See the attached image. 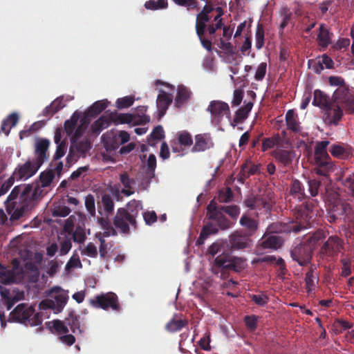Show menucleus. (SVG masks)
<instances>
[{
    "label": "nucleus",
    "instance_id": "obj_1",
    "mask_svg": "<svg viewBox=\"0 0 354 354\" xmlns=\"http://www.w3.org/2000/svg\"><path fill=\"white\" fill-rule=\"evenodd\" d=\"M244 268L243 261L241 258L232 257L227 254L217 256L212 267V271L223 279L228 277L230 271L240 272Z\"/></svg>",
    "mask_w": 354,
    "mask_h": 354
},
{
    "label": "nucleus",
    "instance_id": "obj_2",
    "mask_svg": "<svg viewBox=\"0 0 354 354\" xmlns=\"http://www.w3.org/2000/svg\"><path fill=\"white\" fill-rule=\"evenodd\" d=\"M294 215L295 221H292L284 224L280 229L281 231L287 233L292 232L297 233L310 225L313 221V213L307 203L295 207Z\"/></svg>",
    "mask_w": 354,
    "mask_h": 354
},
{
    "label": "nucleus",
    "instance_id": "obj_3",
    "mask_svg": "<svg viewBox=\"0 0 354 354\" xmlns=\"http://www.w3.org/2000/svg\"><path fill=\"white\" fill-rule=\"evenodd\" d=\"M9 322L39 326L42 323V316L39 313H35V308L28 304H20L10 312Z\"/></svg>",
    "mask_w": 354,
    "mask_h": 354
},
{
    "label": "nucleus",
    "instance_id": "obj_4",
    "mask_svg": "<svg viewBox=\"0 0 354 354\" xmlns=\"http://www.w3.org/2000/svg\"><path fill=\"white\" fill-rule=\"evenodd\" d=\"M329 143L328 140L319 141L316 143L315 147L314 160L317 167V173L321 175H325L332 167L330 158L327 152V147Z\"/></svg>",
    "mask_w": 354,
    "mask_h": 354
},
{
    "label": "nucleus",
    "instance_id": "obj_5",
    "mask_svg": "<svg viewBox=\"0 0 354 354\" xmlns=\"http://www.w3.org/2000/svg\"><path fill=\"white\" fill-rule=\"evenodd\" d=\"M89 304L95 308H102L105 310L111 308L115 311L120 310L118 297L113 292L97 295L89 300Z\"/></svg>",
    "mask_w": 354,
    "mask_h": 354
},
{
    "label": "nucleus",
    "instance_id": "obj_6",
    "mask_svg": "<svg viewBox=\"0 0 354 354\" xmlns=\"http://www.w3.org/2000/svg\"><path fill=\"white\" fill-rule=\"evenodd\" d=\"M207 111L210 113L211 122L215 126H219L225 116L230 120V110L226 102L213 100L210 102Z\"/></svg>",
    "mask_w": 354,
    "mask_h": 354
},
{
    "label": "nucleus",
    "instance_id": "obj_7",
    "mask_svg": "<svg viewBox=\"0 0 354 354\" xmlns=\"http://www.w3.org/2000/svg\"><path fill=\"white\" fill-rule=\"evenodd\" d=\"M323 120L329 126H336L342 120L343 110L337 99L333 95V102L324 109Z\"/></svg>",
    "mask_w": 354,
    "mask_h": 354
},
{
    "label": "nucleus",
    "instance_id": "obj_8",
    "mask_svg": "<svg viewBox=\"0 0 354 354\" xmlns=\"http://www.w3.org/2000/svg\"><path fill=\"white\" fill-rule=\"evenodd\" d=\"M290 254L293 261L301 266H305L310 262L313 252L310 246L301 243L291 249Z\"/></svg>",
    "mask_w": 354,
    "mask_h": 354
},
{
    "label": "nucleus",
    "instance_id": "obj_9",
    "mask_svg": "<svg viewBox=\"0 0 354 354\" xmlns=\"http://www.w3.org/2000/svg\"><path fill=\"white\" fill-rule=\"evenodd\" d=\"M112 122L115 124H142L149 122L148 115H136L130 113H111L110 114Z\"/></svg>",
    "mask_w": 354,
    "mask_h": 354
},
{
    "label": "nucleus",
    "instance_id": "obj_10",
    "mask_svg": "<svg viewBox=\"0 0 354 354\" xmlns=\"http://www.w3.org/2000/svg\"><path fill=\"white\" fill-rule=\"evenodd\" d=\"M113 223L116 229L120 233L129 234L130 232V226L133 229H136L137 225L133 223L129 218L127 212L124 207L118 209L115 216L113 218Z\"/></svg>",
    "mask_w": 354,
    "mask_h": 354
},
{
    "label": "nucleus",
    "instance_id": "obj_11",
    "mask_svg": "<svg viewBox=\"0 0 354 354\" xmlns=\"http://www.w3.org/2000/svg\"><path fill=\"white\" fill-rule=\"evenodd\" d=\"M8 214L10 216L11 221H17L21 218L26 212L33 208L32 203H28L26 201L21 200L19 198V203L6 206Z\"/></svg>",
    "mask_w": 354,
    "mask_h": 354
},
{
    "label": "nucleus",
    "instance_id": "obj_12",
    "mask_svg": "<svg viewBox=\"0 0 354 354\" xmlns=\"http://www.w3.org/2000/svg\"><path fill=\"white\" fill-rule=\"evenodd\" d=\"M41 167L32 160L28 159L24 164L19 165L13 172L16 180H27L34 176Z\"/></svg>",
    "mask_w": 354,
    "mask_h": 354
},
{
    "label": "nucleus",
    "instance_id": "obj_13",
    "mask_svg": "<svg viewBox=\"0 0 354 354\" xmlns=\"http://www.w3.org/2000/svg\"><path fill=\"white\" fill-rule=\"evenodd\" d=\"M50 141L46 138H39L35 141L34 155L35 158L32 160L39 166H41L44 162L48 159V148Z\"/></svg>",
    "mask_w": 354,
    "mask_h": 354
},
{
    "label": "nucleus",
    "instance_id": "obj_14",
    "mask_svg": "<svg viewBox=\"0 0 354 354\" xmlns=\"http://www.w3.org/2000/svg\"><path fill=\"white\" fill-rule=\"evenodd\" d=\"M0 294L8 310H10L16 302L24 299V293L23 291L16 290L15 288L7 289L0 286Z\"/></svg>",
    "mask_w": 354,
    "mask_h": 354
},
{
    "label": "nucleus",
    "instance_id": "obj_15",
    "mask_svg": "<svg viewBox=\"0 0 354 354\" xmlns=\"http://www.w3.org/2000/svg\"><path fill=\"white\" fill-rule=\"evenodd\" d=\"M42 192L41 187L39 184L35 185L28 184L23 187L20 198L21 200L26 201L28 203H32L34 208L37 201L41 197Z\"/></svg>",
    "mask_w": 354,
    "mask_h": 354
},
{
    "label": "nucleus",
    "instance_id": "obj_16",
    "mask_svg": "<svg viewBox=\"0 0 354 354\" xmlns=\"http://www.w3.org/2000/svg\"><path fill=\"white\" fill-rule=\"evenodd\" d=\"M335 97L350 113H354V91L346 88L337 90L334 93Z\"/></svg>",
    "mask_w": 354,
    "mask_h": 354
},
{
    "label": "nucleus",
    "instance_id": "obj_17",
    "mask_svg": "<svg viewBox=\"0 0 354 354\" xmlns=\"http://www.w3.org/2000/svg\"><path fill=\"white\" fill-rule=\"evenodd\" d=\"M195 142L191 151L193 153L203 152L214 147V144L209 133H201L195 136Z\"/></svg>",
    "mask_w": 354,
    "mask_h": 354
},
{
    "label": "nucleus",
    "instance_id": "obj_18",
    "mask_svg": "<svg viewBox=\"0 0 354 354\" xmlns=\"http://www.w3.org/2000/svg\"><path fill=\"white\" fill-rule=\"evenodd\" d=\"M271 198L264 194L248 196L244 201V205L250 209H261V208H269Z\"/></svg>",
    "mask_w": 354,
    "mask_h": 354
},
{
    "label": "nucleus",
    "instance_id": "obj_19",
    "mask_svg": "<svg viewBox=\"0 0 354 354\" xmlns=\"http://www.w3.org/2000/svg\"><path fill=\"white\" fill-rule=\"evenodd\" d=\"M243 230H237L230 236V243L234 249H245L250 245L251 239Z\"/></svg>",
    "mask_w": 354,
    "mask_h": 354
},
{
    "label": "nucleus",
    "instance_id": "obj_20",
    "mask_svg": "<svg viewBox=\"0 0 354 354\" xmlns=\"http://www.w3.org/2000/svg\"><path fill=\"white\" fill-rule=\"evenodd\" d=\"M177 142H174L171 145L174 152H182L184 149L190 147L193 144V140L191 134L186 131H179L176 134Z\"/></svg>",
    "mask_w": 354,
    "mask_h": 354
},
{
    "label": "nucleus",
    "instance_id": "obj_21",
    "mask_svg": "<svg viewBox=\"0 0 354 354\" xmlns=\"http://www.w3.org/2000/svg\"><path fill=\"white\" fill-rule=\"evenodd\" d=\"M342 248L341 240L337 236H331L322 247V253L327 256H333L337 254Z\"/></svg>",
    "mask_w": 354,
    "mask_h": 354
},
{
    "label": "nucleus",
    "instance_id": "obj_22",
    "mask_svg": "<svg viewBox=\"0 0 354 354\" xmlns=\"http://www.w3.org/2000/svg\"><path fill=\"white\" fill-rule=\"evenodd\" d=\"M239 223L244 228L243 232L250 236H254L259 228V221L247 214L242 215Z\"/></svg>",
    "mask_w": 354,
    "mask_h": 354
},
{
    "label": "nucleus",
    "instance_id": "obj_23",
    "mask_svg": "<svg viewBox=\"0 0 354 354\" xmlns=\"http://www.w3.org/2000/svg\"><path fill=\"white\" fill-rule=\"evenodd\" d=\"M173 96L164 91H160L156 100V105L158 110L159 117H162L169 106L171 104Z\"/></svg>",
    "mask_w": 354,
    "mask_h": 354
},
{
    "label": "nucleus",
    "instance_id": "obj_24",
    "mask_svg": "<svg viewBox=\"0 0 354 354\" xmlns=\"http://www.w3.org/2000/svg\"><path fill=\"white\" fill-rule=\"evenodd\" d=\"M142 209V203L140 201L135 199L130 201L127 205V208H124V210L127 212L130 221L133 223H135L136 225V218L138 217L140 211Z\"/></svg>",
    "mask_w": 354,
    "mask_h": 354
},
{
    "label": "nucleus",
    "instance_id": "obj_25",
    "mask_svg": "<svg viewBox=\"0 0 354 354\" xmlns=\"http://www.w3.org/2000/svg\"><path fill=\"white\" fill-rule=\"evenodd\" d=\"M333 102V97L330 100V97L319 89H316L313 93V105L324 109Z\"/></svg>",
    "mask_w": 354,
    "mask_h": 354
},
{
    "label": "nucleus",
    "instance_id": "obj_26",
    "mask_svg": "<svg viewBox=\"0 0 354 354\" xmlns=\"http://www.w3.org/2000/svg\"><path fill=\"white\" fill-rule=\"evenodd\" d=\"M290 194L299 201L307 198L303 184L297 179H292L290 185Z\"/></svg>",
    "mask_w": 354,
    "mask_h": 354
},
{
    "label": "nucleus",
    "instance_id": "obj_27",
    "mask_svg": "<svg viewBox=\"0 0 354 354\" xmlns=\"http://www.w3.org/2000/svg\"><path fill=\"white\" fill-rule=\"evenodd\" d=\"M329 151L333 156L340 159L348 158L352 154L351 147L339 144L333 145Z\"/></svg>",
    "mask_w": 354,
    "mask_h": 354
},
{
    "label": "nucleus",
    "instance_id": "obj_28",
    "mask_svg": "<svg viewBox=\"0 0 354 354\" xmlns=\"http://www.w3.org/2000/svg\"><path fill=\"white\" fill-rule=\"evenodd\" d=\"M129 134L125 131H121L118 135H115L113 138L109 139L106 142L107 147L116 149L120 145L127 142L129 140Z\"/></svg>",
    "mask_w": 354,
    "mask_h": 354
},
{
    "label": "nucleus",
    "instance_id": "obj_29",
    "mask_svg": "<svg viewBox=\"0 0 354 354\" xmlns=\"http://www.w3.org/2000/svg\"><path fill=\"white\" fill-rule=\"evenodd\" d=\"M218 232V228L216 225H214L212 223H207L205 225L200 233L199 237L196 240V245H201L204 244L205 240L212 234H216Z\"/></svg>",
    "mask_w": 354,
    "mask_h": 354
},
{
    "label": "nucleus",
    "instance_id": "obj_30",
    "mask_svg": "<svg viewBox=\"0 0 354 354\" xmlns=\"http://www.w3.org/2000/svg\"><path fill=\"white\" fill-rule=\"evenodd\" d=\"M19 121V116L17 113H12L8 115L6 119L2 121L0 133H3L6 136L10 134V130L12 127L16 126Z\"/></svg>",
    "mask_w": 354,
    "mask_h": 354
},
{
    "label": "nucleus",
    "instance_id": "obj_31",
    "mask_svg": "<svg viewBox=\"0 0 354 354\" xmlns=\"http://www.w3.org/2000/svg\"><path fill=\"white\" fill-rule=\"evenodd\" d=\"M283 240L279 236L271 234L263 236L261 245L263 248L277 249L281 246Z\"/></svg>",
    "mask_w": 354,
    "mask_h": 354
},
{
    "label": "nucleus",
    "instance_id": "obj_32",
    "mask_svg": "<svg viewBox=\"0 0 354 354\" xmlns=\"http://www.w3.org/2000/svg\"><path fill=\"white\" fill-rule=\"evenodd\" d=\"M65 322L70 326L73 333H82L83 332L80 326V316L74 311L68 313V317L65 319Z\"/></svg>",
    "mask_w": 354,
    "mask_h": 354
},
{
    "label": "nucleus",
    "instance_id": "obj_33",
    "mask_svg": "<svg viewBox=\"0 0 354 354\" xmlns=\"http://www.w3.org/2000/svg\"><path fill=\"white\" fill-rule=\"evenodd\" d=\"M286 122L288 129L298 133L301 131V127L298 122L297 115L293 110H288L286 113Z\"/></svg>",
    "mask_w": 354,
    "mask_h": 354
},
{
    "label": "nucleus",
    "instance_id": "obj_34",
    "mask_svg": "<svg viewBox=\"0 0 354 354\" xmlns=\"http://www.w3.org/2000/svg\"><path fill=\"white\" fill-rule=\"evenodd\" d=\"M112 122L111 115H102L91 125V131L93 133H100L102 130L107 128Z\"/></svg>",
    "mask_w": 354,
    "mask_h": 354
},
{
    "label": "nucleus",
    "instance_id": "obj_35",
    "mask_svg": "<svg viewBox=\"0 0 354 354\" xmlns=\"http://www.w3.org/2000/svg\"><path fill=\"white\" fill-rule=\"evenodd\" d=\"M293 152L288 150L278 149L274 151L273 156L284 166L290 165L293 158Z\"/></svg>",
    "mask_w": 354,
    "mask_h": 354
},
{
    "label": "nucleus",
    "instance_id": "obj_36",
    "mask_svg": "<svg viewBox=\"0 0 354 354\" xmlns=\"http://www.w3.org/2000/svg\"><path fill=\"white\" fill-rule=\"evenodd\" d=\"M191 92L185 86H178L176 97L175 99V106L178 108L181 107L187 102L190 97Z\"/></svg>",
    "mask_w": 354,
    "mask_h": 354
},
{
    "label": "nucleus",
    "instance_id": "obj_37",
    "mask_svg": "<svg viewBox=\"0 0 354 354\" xmlns=\"http://www.w3.org/2000/svg\"><path fill=\"white\" fill-rule=\"evenodd\" d=\"M209 220L214 221L217 223V226L221 230H227L232 227V223L225 216L222 210L217 212L216 214L211 216Z\"/></svg>",
    "mask_w": 354,
    "mask_h": 354
},
{
    "label": "nucleus",
    "instance_id": "obj_38",
    "mask_svg": "<svg viewBox=\"0 0 354 354\" xmlns=\"http://www.w3.org/2000/svg\"><path fill=\"white\" fill-rule=\"evenodd\" d=\"M97 207H98V212L100 214H102V212H101L102 207H103L104 211L106 214H111L114 209V203H113V201L112 198L111 197V196L109 194H106L102 195L101 202L97 203Z\"/></svg>",
    "mask_w": 354,
    "mask_h": 354
},
{
    "label": "nucleus",
    "instance_id": "obj_39",
    "mask_svg": "<svg viewBox=\"0 0 354 354\" xmlns=\"http://www.w3.org/2000/svg\"><path fill=\"white\" fill-rule=\"evenodd\" d=\"M325 238V234L323 230H317L313 234H309L306 237L305 241L303 242L305 245H308L311 248V251L313 252L317 243Z\"/></svg>",
    "mask_w": 354,
    "mask_h": 354
},
{
    "label": "nucleus",
    "instance_id": "obj_40",
    "mask_svg": "<svg viewBox=\"0 0 354 354\" xmlns=\"http://www.w3.org/2000/svg\"><path fill=\"white\" fill-rule=\"evenodd\" d=\"M107 106L108 102L106 100L97 101L87 110V115L94 118L105 110Z\"/></svg>",
    "mask_w": 354,
    "mask_h": 354
},
{
    "label": "nucleus",
    "instance_id": "obj_41",
    "mask_svg": "<svg viewBox=\"0 0 354 354\" xmlns=\"http://www.w3.org/2000/svg\"><path fill=\"white\" fill-rule=\"evenodd\" d=\"M261 261L266 263H274L276 266L279 267V275H284L287 272L285 261L281 257L276 258L274 255H268L262 258Z\"/></svg>",
    "mask_w": 354,
    "mask_h": 354
},
{
    "label": "nucleus",
    "instance_id": "obj_42",
    "mask_svg": "<svg viewBox=\"0 0 354 354\" xmlns=\"http://www.w3.org/2000/svg\"><path fill=\"white\" fill-rule=\"evenodd\" d=\"M99 223L102 227L104 230L103 233V237H108L109 236H116L118 234L117 231L113 227L112 223L106 218H101L99 220Z\"/></svg>",
    "mask_w": 354,
    "mask_h": 354
},
{
    "label": "nucleus",
    "instance_id": "obj_43",
    "mask_svg": "<svg viewBox=\"0 0 354 354\" xmlns=\"http://www.w3.org/2000/svg\"><path fill=\"white\" fill-rule=\"evenodd\" d=\"M156 168V158L155 155L150 154L147 165V169L145 171L146 178L149 180L152 179L155 176V169Z\"/></svg>",
    "mask_w": 354,
    "mask_h": 354
},
{
    "label": "nucleus",
    "instance_id": "obj_44",
    "mask_svg": "<svg viewBox=\"0 0 354 354\" xmlns=\"http://www.w3.org/2000/svg\"><path fill=\"white\" fill-rule=\"evenodd\" d=\"M55 178V174L52 169L42 171L39 175V180L41 187H46L50 185Z\"/></svg>",
    "mask_w": 354,
    "mask_h": 354
},
{
    "label": "nucleus",
    "instance_id": "obj_45",
    "mask_svg": "<svg viewBox=\"0 0 354 354\" xmlns=\"http://www.w3.org/2000/svg\"><path fill=\"white\" fill-rule=\"evenodd\" d=\"M221 209L233 220H236L240 214V207L236 205H221Z\"/></svg>",
    "mask_w": 354,
    "mask_h": 354
},
{
    "label": "nucleus",
    "instance_id": "obj_46",
    "mask_svg": "<svg viewBox=\"0 0 354 354\" xmlns=\"http://www.w3.org/2000/svg\"><path fill=\"white\" fill-rule=\"evenodd\" d=\"M187 324V322L183 319H172L166 325V328L170 332H176L180 330Z\"/></svg>",
    "mask_w": 354,
    "mask_h": 354
},
{
    "label": "nucleus",
    "instance_id": "obj_47",
    "mask_svg": "<svg viewBox=\"0 0 354 354\" xmlns=\"http://www.w3.org/2000/svg\"><path fill=\"white\" fill-rule=\"evenodd\" d=\"M54 303V308L53 310L57 313H60L67 302V297L64 294H59L54 297V299H52Z\"/></svg>",
    "mask_w": 354,
    "mask_h": 354
},
{
    "label": "nucleus",
    "instance_id": "obj_48",
    "mask_svg": "<svg viewBox=\"0 0 354 354\" xmlns=\"http://www.w3.org/2000/svg\"><path fill=\"white\" fill-rule=\"evenodd\" d=\"M65 322L61 321L59 319H55L52 322H49V327L55 330V332L59 334H66L68 333V328L67 326L65 324Z\"/></svg>",
    "mask_w": 354,
    "mask_h": 354
},
{
    "label": "nucleus",
    "instance_id": "obj_49",
    "mask_svg": "<svg viewBox=\"0 0 354 354\" xmlns=\"http://www.w3.org/2000/svg\"><path fill=\"white\" fill-rule=\"evenodd\" d=\"M14 281L13 272L0 263V283L8 284Z\"/></svg>",
    "mask_w": 354,
    "mask_h": 354
},
{
    "label": "nucleus",
    "instance_id": "obj_50",
    "mask_svg": "<svg viewBox=\"0 0 354 354\" xmlns=\"http://www.w3.org/2000/svg\"><path fill=\"white\" fill-rule=\"evenodd\" d=\"M167 5V0H149L145 3L147 9L152 10L166 8Z\"/></svg>",
    "mask_w": 354,
    "mask_h": 354
},
{
    "label": "nucleus",
    "instance_id": "obj_51",
    "mask_svg": "<svg viewBox=\"0 0 354 354\" xmlns=\"http://www.w3.org/2000/svg\"><path fill=\"white\" fill-rule=\"evenodd\" d=\"M233 198V192L230 187H225L218 192V201L220 203H229L232 201Z\"/></svg>",
    "mask_w": 354,
    "mask_h": 354
},
{
    "label": "nucleus",
    "instance_id": "obj_52",
    "mask_svg": "<svg viewBox=\"0 0 354 354\" xmlns=\"http://www.w3.org/2000/svg\"><path fill=\"white\" fill-rule=\"evenodd\" d=\"M67 150V142L65 140H62L57 146L55 151V153L53 156V158L52 162H50V166H53V163L55 161L59 160L61 158H62Z\"/></svg>",
    "mask_w": 354,
    "mask_h": 354
},
{
    "label": "nucleus",
    "instance_id": "obj_53",
    "mask_svg": "<svg viewBox=\"0 0 354 354\" xmlns=\"http://www.w3.org/2000/svg\"><path fill=\"white\" fill-rule=\"evenodd\" d=\"M317 40L323 46H327L330 43L329 32L323 25H321L319 27V32L317 35Z\"/></svg>",
    "mask_w": 354,
    "mask_h": 354
},
{
    "label": "nucleus",
    "instance_id": "obj_54",
    "mask_svg": "<svg viewBox=\"0 0 354 354\" xmlns=\"http://www.w3.org/2000/svg\"><path fill=\"white\" fill-rule=\"evenodd\" d=\"M74 145V149L80 153H85L91 149V142L87 138H84L80 141L75 140Z\"/></svg>",
    "mask_w": 354,
    "mask_h": 354
},
{
    "label": "nucleus",
    "instance_id": "obj_55",
    "mask_svg": "<svg viewBox=\"0 0 354 354\" xmlns=\"http://www.w3.org/2000/svg\"><path fill=\"white\" fill-rule=\"evenodd\" d=\"M135 98L133 95H128L124 97L118 98L116 100V106L120 109H126L131 106L134 102Z\"/></svg>",
    "mask_w": 354,
    "mask_h": 354
},
{
    "label": "nucleus",
    "instance_id": "obj_56",
    "mask_svg": "<svg viewBox=\"0 0 354 354\" xmlns=\"http://www.w3.org/2000/svg\"><path fill=\"white\" fill-rule=\"evenodd\" d=\"M82 267V264L80 259L79 255L77 253H74L72 255V257L70 258L68 261L67 262V263L65 266V270L66 271L69 272L73 268H81Z\"/></svg>",
    "mask_w": 354,
    "mask_h": 354
},
{
    "label": "nucleus",
    "instance_id": "obj_57",
    "mask_svg": "<svg viewBox=\"0 0 354 354\" xmlns=\"http://www.w3.org/2000/svg\"><path fill=\"white\" fill-rule=\"evenodd\" d=\"M255 38V46L258 50H259L262 48L264 45V30L261 25H258L257 26Z\"/></svg>",
    "mask_w": 354,
    "mask_h": 354
},
{
    "label": "nucleus",
    "instance_id": "obj_58",
    "mask_svg": "<svg viewBox=\"0 0 354 354\" xmlns=\"http://www.w3.org/2000/svg\"><path fill=\"white\" fill-rule=\"evenodd\" d=\"M22 190L23 187L19 186L15 187L5 202L6 206L7 205H13L14 203H17L16 200L17 199L19 195L21 194Z\"/></svg>",
    "mask_w": 354,
    "mask_h": 354
},
{
    "label": "nucleus",
    "instance_id": "obj_59",
    "mask_svg": "<svg viewBox=\"0 0 354 354\" xmlns=\"http://www.w3.org/2000/svg\"><path fill=\"white\" fill-rule=\"evenodd\" d=\"M85 207L88 212L92 216L95 215V198L93 194H88L85 197Z\"/></svg>",
    "mask_w": 354,
    "mask_h": 354
},
{
    "label": "nucleus",
    "instance_id": "obj_60",
    "mask_svg": "<svg viewBox=\"0 0 354 354\" xmlns=\"http://www.w3.org/2000/svg\"><path fill=\"white\" fill-rule=\"evenodd\" d=\"M308 192L311 196H316L319 193L321 186V181L317 179H310L308 180Z\"/></svg>",
    "mask_w": 354,
    "mask_h": 354
},
{
    "label": "nucleus",
    "instance_id": "obj_61",
    "mask_svg": "<svg viewBox=\"0 0 354 354\" xmlns=\"http://www.w3.org/2000/svg\"><path fill=\"white\" fill-rule=\"evenodd\" d=\"M77 122V118L73 115L70 120H67L64 122V130L66 133L71 136L73 134Z\"/></svg>",
    "mask_w": 354,
    "mask_h": 354
},
{
    "label": "nucleus",
    "instance_id": "obj_62",
    "mask_svg": "<svg viewBox=\"0 0 354 354\" xmlns=\"http://www.w3.org/2000/svg\"><path fill=\"white\" fill-rule=\"evenodd\" d=\"M72 248V242L71 238L68 236H66L61 242H60V250H59V255L64 256L66 255Z\"/></svg>",
    "mask_w": 354,
    "mask_h": 354
},
{
    "label": "nucleus",
    "instance_id": "obj_63",
    "mask_svg": "<svg viewBox=\"0 0 354 354\" xmlns=\"http://www.w3.org/2000/svg\"><path fill=\"white\" fill-rule=\"evenodd\" d=\"M82 255H86L91 258H95L97 256V250L93 243H88L87 245L81 252Z\"/></svg>",
    "mask_w": 354,
    "mask_h": 354
},
{
    "label": "nucleus",
    "instance_id": "obj_64",
    "mask_svg": "<svg viewBox=\"0 0 354 354\" xmlns=\"http://www.w3.org/2000/svg\"><path fill=\"white\" fill-rule=\"evenodd\" d=\"M71 209L65 205H59L54 208L53 211V216L65 217L71 213Z\"/></svg>",
    "mask_w": 354,
    "mask_h": 354
}]
</instances>
